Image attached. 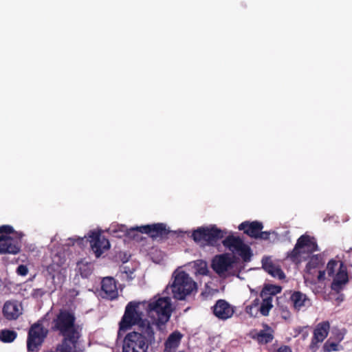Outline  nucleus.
I'll use <instances>...</instances> for the list:
<instances>
[{
  "instance_id": "nucleus-39",
  "label": "nucleus",
  "mask_w": 352,
  "mask_h": 352,
  "mask_svg": "<svg viewBox=\"0 0 352 352\" xmlns=\"http://www.w3.org/2000/svg\"><path fill=\"white\" fill-rule=\"evenodd\" d=\"M331 346V349H328V351H336V347H337V345L335 343H331L330 344Z\"/></svg>"
},
{
  "instance_id": "nucleus-40",
  "label": "nucleus",
  "mask_w": 352,
  "mask_h": 352,
  "mask_svg": "<svg viewBox=\"0 0 352 352\" xmlns=\"http://www.w3.org/2000/svg\"><path fill=\"white\" fill-rule=\"evenodd\" d=\"M47 330L45 329V337L47 336Z\"/></svg>"
},
{
  "instance_id": "nucleus-26",
  "label": "nucleus",
  "mask_w": 352,
  "mask_h": 352,
  "mask_svg": "<svg viewBox=\"0 0 352 352\" xmlns=\"http://www.w3.org/2000/svg\"><path fill=\"white\" fill-rule=\"evenodd\" d=\"M77 270L82 278H88L92 273L91 264L81 260L77 263Z\"/></svg>"
},
{
  "instance_id": "nucleus-22",
  "label": "nucleus",
  "mask_w": 352,
  "mask_h": 352,
  "mask_svg": "<svg viewBox=\"0 0 352 352\" xmlns=\"http://www.w3.org/2000/svg\"><path fill=\"white\" fill-rule=\"evenodd\" d=\"M302 239V242L300 246L302 248H306L307 251L309 253H313L318 250V245L314 237L309 235H302L297 241H300Z\"/></svg>"
},
{
  "instance_id": "nucleus-37",
  "label": "nucleus",
  "mask_w": 352,
  "mask_h": 352,
  "mask_svg": "<svg viewBox=\"0 0 352 352\" xmlns=\"http://www.w3.org/2000/svg\"><path fill=\"white\" fill-rule=\"evenodd\" d=\"M260 305V300L259 298H255L251 303V305L254 307L255 309H258V305Z\"/></svg>"
},
{
  "instance_id": "nucleus-7",
  "label": "nucleus",
  "mask_w": 352,
  "mask_h": 352,
  "mask_svg": "<svg viewBox=\"0 0 352 352\" xmlns=\"http://www.w3.org/2000/svg\"><path fill=\"white\" fill-rule=\"evenodd\" d=\"M173 276L174 280L171 290L174 298L184 300L187 296L197 290V283L186 272H175Z\"/></svg>"
},
{
  "instance_id": "nucleus-21",
  "label": "nucleus",
  "mask_w": 352,
  "mask_h": 352,
  "mask_svg": "<svg viewBox=\"0 0 352 352\" xmlns=\"http://www.w3.org/2000/svg\"><path fill=\"white\" fill-rule=\"evenodd\" d=\"M264 328L253 336V338L261 344H268L274 339L273 329L267 324H264Z\"/></svg>"
},
{
  "instance_id": "nucleus-36",
  "label": "nucleus",
  "mask_w": 352,
  "mask_h": 352,
  "mask_svg": "<svg viewBox=\"0 0 352 352\" xmlns=\"http://www.w3.org/2000/svg\"><path fill=\"white\" fill-rule=\"evenodd\" d=\"M43 294V291L41 289H35L32 293V296L35 298H38L39 297H42Z\"/></svg>"
},
{
  "instance_id": "nucleus-5",
  "label": "nucleus",
  "mask_w": 352,
  "mask_h": 352,
  "mask_svg": "<svg viewBox=\"0 0 352 352\" xmlns=\"http://www.w3.org/2000/svg\"><path fill=\"white\" fill-rule=\"evenodd\" d=\"M0 254H16L21 248L22 232H16L10 225L0 226Z\"/></svg>"
},
{
  "instance_id": "nucleus-11",
  "label": "nucleus",
  "mask_w": 352,
  "mask_h": 352,
  "mask_svg": "<svg viewBox=\"0 0 352 352\" xmlns=\"http://www.w3.org/2000/svg\"><path fill=\"white\" fill-rule=\"evenodd\" d=\"M90 246L96 258H99L110 248L109 240L99 231H90L89 233Z\"/></svg>"
},
{
  "instance_id": "nucleus-12",
  "label": "nucleus",
  "mask_w": 352,
  "mask_h": 352,
  "mask_svg": "<svg viewBox=\"0 0 352 352\" xmlns=\"http://www.w3.org/2000/svg\"><path fill=\"white\" fill-rule=\"evenodd\" d=\"M101 292L104 298L113 300L118 297L117 282L114 278L107 276L101 281Z\"/></svg>"
},
{
  "instance_id": "nucleus-25",
  "label": "nucleus",
  "mask_w": 352,
  "mask_h": 352,
  "mask_svg": "<svg viewBox=\"0 0 352 352\" xmlns=\"http://www.w3.org/2000/svg\"><path fill=\"white\" fill-rule=\"evenodd\" d=\"M182 338V334L180 332L177 331L173 332L169 335L165 342L166 348L171 349L177 347L179 344Z\"/></svg>"
},
{
  "instance_id": "nucleus-8",
  "label": "nucleus",
  "mask_w": 352,
  "mask_h": 352,
  "mask_svg": "<svg viewBox=\"0 0 352 352\" xmlns=\"http://www.w3.org/2000/svg\"><path fill=\"white\" fill-rule=\"evenodd\" d=\"M227 234L226 230L217 227L216 225H211L207 227H200L194 230L192 234V239L203 246H217Z\"/></svg>"
},
{
  "instance_id": "nucleus-1",
  "label": "nucleus",
  "mask_w": 352,
  "mask_h": 352,
  "mask_svg": "<svg viewBox=\"0 0 352 352\" xmlns=\"http://www.w3.org/2000/svg\"><path fill=\"white\" fill-rule=\"evenodd\" d=\"M74 315L69 311H61L54 320V328L63 337L55 351L47 352H82L78 349V340L81 337V329L75 323Z\"/></svg>"
},
{
  "instance_id": "nucleus-27",
  "label": "nucleus",
  "mask_w": 352,
  "mask_h": 352,
  "mask_svg": "<svg viewBox=\"0 0 352 352\" xmlns=\"http://www.w3.org/2000/svg\"><path fill=\"white\" fill-rule=\"evenodd\" d=\"M261 298L263 300L261 303L258 311H260L262 316H267L273 307L272 296Z\"/></svg>"
},
{
  "instance_id": "nucleus-3",
  "label": "nucleus",
  "mask_w": 352,
  "mask_h": 352,
  "mask_svg": "<svg viewBox=\"0 0 352 352\" xmlns=\"http://www.w3.org/2000/svg\"><path fill=\"white\" fill-rule=\"evenodd\" d=\"M146 302H129L124 310V313L119 322V333L126 331L132 327L137 325L138 330L146 329V327L153 326L147 319L143 318L144 313L141 310V307H145Z\"/></svg>"
},
{
  "instance_id": "nucleus-18",
  "label": "nucleus",
  "mask_w": 352,
  "mask_h": 352,
  "mask_svg": "<svg viewBox=\"0 0 352 352\" xmlns=\"http://www.w3.org/2000/svg\"><path fill=\"white\" fill-rule=\"evenodd\" d=\"M262 267L269 274L272 275L273 277L278 278L279 280H282L285 277L281 268L278 265H274L269 257H265L262 259Z\"/></svg>"
},
{
  "instance_id": "nucleus-23",
  "label": "nucleus",
  "mask_w": 352,
  "mask_h": 352,
  "mask_svg": "<svg viewBox=\"0 0 352 352\" xmlns=\"http://www.w3.org/2000/svg\"><path fill=\"white\" fill-rule=\"evenodd\" d=\"M282 291V287L279 285L266 284L262 289L260 296L261 297H269L272 296V299L273 300V296L280 293Z\"/></svg>"
},
{
  "instance_id": "nucleus-20",
  "label": "nucleus",
  "mask_w": 352,
  "mask_h": 352,
  "mask_svg": "<svg viewBox=\"0 0 352 352\" xmlns=\"http://www.w3.org/2000/svg\"><path fill=\"white\" fill-rule=\"evenodd\" d=\"M290 301L295 310L299 311L302 308L308 307L310 304V300L307 296L300 292L296 291L290 296Z\"/></svg>"
},
{
  "instance_id": "nucleus-16",
  "label": "nucleus",
  "mask_w": 352,
  "mask_h": 352,
  "mask_svg": "<svg viewBox=\"0 0 352 352\" xmlns=\"http://www.w3.org/2000/svg\"><path fill=\"white\" fill-rule=\"evenodd\" d=\"M239 230H243L244 234L251 238L256 239L258 232L263 230V223L257 221H243L238 227Z\"/></svg>"
},
{
  "instance_id": "nucleus-35",
  "label": "nucleus",
  "mask_w": 352,
  "mask_h": 352,
  "mask_svg": "<svg viewBox=\"0 0 352 352\" xmlns=\"http://www.w3.org/2000/svg\"><path fill=\"white\" fill-rule=\"evenodd\" d=\"M271 232L269 231H262L261 230L256 239H261V240H268L270 239Z\"/></svg>"
},
{
  "instance_id": "nucleus-17",
  "label": "nucleus",
  "mask_w": 352,
  "mask_h": 352,
  "mask_svg": "<svg viewBox=\"0 0 352 352\" xmlns=\"http://www.w3.org/2000/svg\"><path fill=\"white\" fill-rule=\"evenodd\" d=\"M330 324L329 321L327 320L318 323L314 331L312 343L316 344L323 342L328 336Z\"/></svg>"
},
{
  "instance_id": "nucleus-19",
  "label": "nucleus",
  "mask_w": 352,
  "mask_h": 352,
  "mask_svg": "<svg viewBox=\"0 0 352 352\" xmlns=\"http://www.w3.org/2000/svg\"><path fill=\"white\" fill-rule=\"evenodd\" d=\"M222 243L226 248L236 254L246 245L240 237L234 236L233 235L228 236L223 240Z\"/></svg>"
},
{
  "instance_id": "nucleus-15",
  "label": "nucleus",
  "mask_w": 352,
  "mask_h": 352,
  "mask_svg": "<svg viewBox=\"0 0 352 352\" xmlns=\"http://www.w3.org/2000/svg\"><path fill=\"white\" fill-rule=\"evenodd\" d=\"M3 315L8 320H16L23 313V307L16 300L6 301L2 309Z\"/></svg>"
},
{
  "instance_id": "nucleus-9",
  "label": "nucleus",
  "mask_w": 352,
  "mask_h": 352,
  "mask_svg": "<svg viewBox=\"0 0 352 352\" xmlns=\"http://www.w3.org/2000/svg\"><path fill=\"white\" fill-rule=\"evenodd\" d=\"M120 231L131 239H135V232H139L148 234L151 239H157L167 238L170 230L166 228V225L163 223H157L150 225H145L130 229L126 228L125 226H121Z\"/></svg>"
},
{
  "instance_id": "nucleus-33",
  "label": "nucleus",
  "mask_w": 352,
  "mask_h": 352,
  "mask_svg": "<svg viewBox=\"0 0 352 352\" xmlns=\"http://www.w3.org/2000/svg\"><path fill=\"white\" fill-rule=\"evenodd\" d=\"M259 309H255L254 307H252L251 305L246 306L245 307V311L247 314H248L252 317H256Z\"/></svg>"
},
{
  "instance_id": "nucleus-13",
  "label": "nucleus",
  "mask_w": 352,
  "mask_h": 352,
  "mask_svg": "<svg viewBox=\"0 0 352 352\" xmlns=\"http://www.w3.org/2000/svg\"><path fill=\"white\" fill-rule=\"evenodd\" d=\"M213 314L219 320H226L230 318L234 313V308L226 300L219 299L212 307Z\"/></svg>"
},
{
  "instance_id": "nucleus-32",
  "label": "nucleus",
  "mask_w": 352,
  "mask_h": 352,
  "mask_svg": "<svg viewBox=\"0 0 352 352\" xmlns=\"http://www.w3.org/2000/svg\"><path fill=\"white\" fill-rule=\"evenodd\" d=\"M340 261H337L333 259L329 261L327 265V272L329 276L331 277L336 274V270L338 267L339 268L338 265L340 266Z\"/></svg>"
},
{
  "instance_id": "nucleus-2",
  "label": "nucleus",
  "mask_w": 352,
  "mask_h": 352,
  "mask_svg": "<svg viewBox=\"0 0 352 352\" xmlns=\"http://www.w3.org/2000/svg\"><path fill=\"white\" fill-rule=\"evenodd\" d=\"M161 341L156 340L154 327H146V329L128 333L123 340L122 352H147L149 346H155Z\"/></svg>"
},
{
  "instance_id": "nucleus-41",
  "label": "nucleus",
  "mask_w": 352,
  "mask_h": 352,
  "mask_svg": "<svg viewBox=\"0 0 352 352\" xmlns=\"http://www.w3.org/2000/svg\"><path fill=\"white\" fill-rule=\"evenodd\" d=\"M206 295V292H202L201 293V296H205Z\"/></svg>"
},
{
  "instance_id": "nucleus-30",
  "label": "nucleus",
  "mask_w": 352,
  "mask_h": 352,
  "mask_svg": "<svg viewBox=\"0 0 352 352\" xmlns=\"http://www.w3.org/2000/svg\"><path fill=\"white\" fill-rule=\"evenodd\" d=\"M195 267L196 270V274H199L204 276L208 275L209 271L206 261H204L202 260H198L196 261Z\"/></svg>"
},
{
  "instance_id": "nucleus-14",
  "label": "nucleus",
  "mask_w": 352,
  "mask_h": 352,
  "mask_svg": "<svg viewBox=\"0 0 352 352\" xmlns=\"http://www.w3.org/2000/svg\"><path fill=\"white\" fill-rule=\"evenodd\" d=\"M333 276L331 287L332 290L339 293L349 281L346 267L342 262L340 263L338 272Z\"/></svg>"
},
{
  "instance_id": "nucleus-28",
  "label": "nucleus",
  "mask_w": 352,
  "mask_h": 352,
  "mask_svg": "<svg viewBox=\"0 0 352 352\" xmlns=\"http://www.w3.org/2000/svg\"><path fill=\"white\" fill-rule=\"evenodd\" d=\"M322 265V258L320 255H313L306 265L308 270L315 269Z\"/></svg>"
},
{
  "instance_id": "nucleus-29",
  "label": "nucleus",
  "mask_w": 352,
  "mask_h": 352,
  "mask_svg": "<svg viewBox=\"0 0 352 352\" xmlns=\"http://www.w3.org/2000/svg\"><path fill=\"white\" fill-rule=\"evenodd\" d=\"M302 241V239L300 241H297L294 249L290 252L288 253L287 257L289 258L292 261H295L300 256L301 254L300 250L302 249L300 243Z\"/></svg>"
},
{
  "instance_id": "nucleus-4",
  "label": "nucleus",
  "mask_w": 352,
  "mask_h": 352,
  "mask_svg": "<svg viewBox=\"0 0 352 352\" xmlns=\"http://www.w3.org/2000/svg\"><path fill=\"white\" fill-rule=\"evenodd\" d=\"M147 314L153 318V326L158 328L164 325L170 319L172 313L171 300L169 297H162L146 305Z\"/></svg>"
},
{
  "instance_id": "nucleus-34",
  "label": "nucleus",
  "mask_w": 352,
  "mask_h": 352,
  "mask_svg": "<svg viewBox=\"0 0 352 352\" xmlns=\"http://www.w3.org/2000/svg\"><path fill=\"white\" fill-rule=\"evenodd\" d=\"M16 272L19 275L25 276L28 273V269L25 265H19L16 269Z\"/></svg>"
},
{
  "instance_id": "nucleus-42",
  "label": "nucleus",
  "mask_w": 352,
  "mask_h": 352,
  "mask_svg": "<svg viewBox=\"0 0 352 352\" xmlns=\"http://www.w3.org/2000/svg\"><path fill=\"white\" fill-rule=\"evenodd\" d=\"M223 352H224V351H223Z\"/></svg>"
},
{
  "instance_id": "nucleus-38",
  "label": "nucleus",
  "mask_w": 352,
  "mask_h": 352,
  "mask_svg": "<svg viewBox=\"0 0 352 352\" xmlns=\"http://www.w3.org/2000/svg\"><path fill=\"white\" fill-rule=\"evenodd\" d=\"M325 272L324 271H320L318 274V279L321 280L324 278Z\"/></svg>"
},
{
  "instance_id": "nucleus-10",
  "label": "nucleus",
  "mask_w": 352,
  "mask_h": 352,
  "mask_svg": "<svg viewBox=\"0 0 352 352\" xmlns=\"http://www.w3.org/2000/svg\"><path fill=\"white\" fill-rule=\"evenodd\" d=\"M42 319L32 324L28 333L27 350L28 352H38L44 342V328L42 325Z\"/></svg>"
},
{
  "instance_id": "nucleus-6",
  "label": "nucleus",
  "mask_w": 352,
  "mask_h": 352,
  "mask_svg": "<svg viewBox=\"0 0 352 352\" xmlns=\"http://www.w3.org/2000/svg\"><path fill=\"white\" fill-rule=\"evenodd\" d=\"M211 267L221 278L238 276L240 272L238 258L228 253L216 255L212 260Z\"/></svg>"
},
{
  "instance_id": "nucleus-31",
  "label": "nucleus",
  "mask_w": 352,
  "mask_h": 352,
  "mask_svg": "<svg viewBox=\"0 0 352 352\" xmlns=\"http://www.w3.org/2000/svg\"><path fill=\"white\" fill-rule=\"evenodd\" d=\"M237 254L242 258L244 262H249L251 260V257L252 256V252L251 248L245 245L241 251H239Z\"/></svg>"
},
{
  "instance_id": "nucleus-24",
  "label": "nucleus",
  "mask_w": 352,
  "mask_h": 352,
  "mask_svg": "<svg viewBox=\"0 0 352 352\" xmlns=\"http://www.w3.org/2000/svg\"><path fill=\"white\" fill-rule=\"evenodd\" d=\"M16 331L9 329H3L0 331V341L3 343L13 342L17 338Z\"/></svg>"
}]
</instances>
